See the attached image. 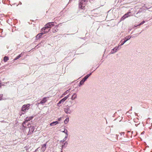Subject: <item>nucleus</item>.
Masks as SVG:
<instances>
[{"instance_id":"14","label":"nucleus","mask_w":152,"mask_h":152,"mask_svg":"<svg viewBox=\"0 0 152 152\" xmlns=\"http://www.w3.org/2000/svg\"><path fill=\"white\" fill-rule=\"evenodd\" d=\"M58 122L57 121L53 122L50 124V125L51 126H53L55 125H56L58 124Z\"/></svg>"},{"instance_id":"29","label":"nucleus","mask_w":152,"mask_h":152,"mask_svg":"<svg viewBox=\"0 0 152 152\" xmlns=\"http://www.w3.org/2000/svg\"><path fill=\"white\" fill-rule=\"evenodd\" d=\"M3 96V94H0V100H1Z\"/></svg>"},{"instance_id":"27","label":"nucleus","mask_w":152,"mask_h":152,"mask_svg":"<svg viewBox=\"0 0 152 152\" xmlns=\"http://www.w3.org/2000/svg\"><path fill=\"white\" fill-rule=\"evenodd\" d=\"M67 144H68L67 142H65V143H64V145H62V148L65 147V146L66 145H67Z\"/></svg>"},{"instance_id":"5","label":"nucleus","mask_w":152,"mask_h":152,"mask_svg":"<svg viewBox=\"0 0 152 152\" xmlns=\"http://www.w3.org/2000/svg\"><path fill=\"white\" fill-rule=\"evenodd\" d=\"M132 36H126L125 38V40L123 41L122 42V40H121V45H122L124 44Z\"/></svg>"},{"instance_id":"30","label":"nucleus","mask_w":152,"mask_h":152,"mask_svg":"<svg viewBox=\"0 0 152 152\" xmlns=\"http://www.w3.org/2000/svg\"><path fill=\"white\" fill-rule=\"evenodd\" d=\"M42 36L43 34H44V33H43V32L42 31V32L41 33H39Z\"/></svg>"},{"instance_id":"24","label":"nucleus","mask_w":152,"mask_h":152,"mask_svg":"<svg viewBox=\"0 0 152 152\" xmlns=\"http://www.w3.org/2000/svg\"><path fill=\"white\" fill-rule=\"evenodd\" d=\"M70 89H69L67 90L64 93L63 95H66L67 93H69V92Z\"/></svg>"},{"instance_id":"19","label":"nucleus","mask_w":152,"mask_h":152,"mask_svg":"<svg viewBox=\"0 0 152 152\" xmlns=\"http://www.w3.org/2000/svg\"><path fill=\"white\" fill-rule=\"evenodd\" d=\"M42 36L39 33L36 36V39L37 40V39H39V38H40Z\"/></svg>"},{"instance_id":"17","label":"nucleus","mask_w":152,"mask_h":152,"mask_svg":"<svg viewBox=\"0 0 152 152\" xmlns=\"http://www.w3.org/2000/svg\"><path fill=\"white\" fill-rule=\"evenodd\" d=\"M77 95L76 93H74L72 96L71 97V99L72 100H74L77 98Z\"/></svg>"},{"instance_id":"28","label":"nucleus","mask_w":152,"mask_h":152,"mask_svg":"<svg viewBox=\"0 0 152 152\" xmlns=\"http://www.w3.org/2000/svg\"><path fill=\"white\" fill-rule=\"evenodd\" d=\"M69 97V95H67L63 99H64L65 100H66Z\"/></svg>"},{"instance_id":"25","label":"nucleus","mask_w":152,"mask_h":152,"mask_svg":"<svg viewBox=\"0 0 152 152\" xmlns=\"http://www.w3.org/2000/svg\"><path fill=\"white\" fill-rule=\"evenodd\" d=\"M69 121V118H66L64 121V122L65 124H66L68 123Z\"/></svg>"},{"instance_id":"11","label":"nucleus","mask_w":152,"mask_h":152,"mask_svg":"<svg viewBox=\"0 0 152 152\" xmlns=\"http://www.w3.org/2000/svg\"><path fill=\"white\" fill-rule=\"evenodd\" d=\"M46 144H44L43 145H42V147L41 148V150L42 151H44L46 149Z\"/></svg>"},{"instance_id":"35","label":"nucleus","mask_w":152,"mask_h":152,"mask_svg":"<svg viewBox=\"0 0 152 152\" xmlns=\"http://www.w3.org/2000/svg\"><path fill=\"white\" fill-rule=\"evenodd\" d=\"M1 81H0V84H1Z\"/></svg>"},{"instance_id":"1","label":"nucleus","mask_w":152,"mask_h":152,"mask_svg":"<svg viewBox=\"0 0 152 152\" xmlns=\"http://www.w3.org/2000/svg\"><path fill=\"white\" fill-rule=\"evenodd\" d=\"M30 106L29 104H27L26 105H24L22 107L21 113L20 114V115H21L22 114H24L29 109Z\"/></svg>"},{"instance_id":"13","label":"nucleus","mask_w":152,"mask_h":152,"mask_svg":"<svg viewBox=\"0 0 152 152\" xmlns=\"http://www.w3.org/2000/svg\"><path fill=\"white\" fill-rule=\"evenodd\" d=\"M65 101V100H64V99H62L57 104V106H61V105H60V104L61 103L63 104Z\"/></svg>"},{"instance_id":"36","label":"nucleus","mask_w":152,"mask_h":152,"mask_svg":"<svg viewBox=\"0 0 152 152\" xmlns=\"http://www.w3.org/2000/svg\"><path fill=\"white\" fill-rule=\"evenodd\" d=\"M122 134V133H121V135Z\"/></svg>"},{"instance_id":"32","label":"nucleus","mask_w":152,"mask_h":152,"mask_svg":"<svg viewBox=\"0 0 152 152\" xmlns=\"http://www.w3.org/2000/svg\"><path fill=\"white\" fill-rule=\"evenodd\" d=\"M38 103L37 102V104L36 105H38L39 104H38V103Z\"/></svg>"},{"instance_id":"4","label":"nucleus","mask_w":152,"mask_h":152,"mask_svg":"<svg viewBox=\"0 0 152 152\" xmlns=\"http://www.w3.org/2000/svg\"><path fill=\"white\" fill-rule=\"evenodd\" d=\"M29 130L27 134L28 135L31 134L34 131V126H30L29 127Z\"/></svg>"},{"instance_id":"16","label":"nucleus","mask_w":152,"mask_h":152,"mask_svg":"<svg viewBox=\"0 0 152 152\" xmlns=\"http://www.w3.org/2000/svg\"><path fill=\"white\" fill-rule=\"evenodd\" d=\"M44 28V27L42 28L41 30V31H42L43 32V33H44V34L47 33H48L50 31V29H49L48 30V31H45V30L46 29V28Z\"/></svg>"},{"instance_id":"12","label":"nucleus","mask_w":152,"mask_h":152,"mask_svg":"<svg viewBox=\"0 0 152 152\" xmlns=\"http://www.w3.org/2000/svg\"><path fill=\"white\" fill-rule=\"evenodd\" d=\"M58 26H56L54 27V28L52 30V32L53 33H55L56 32H57L58 31Z\"/></svg>"},{"instance_id":"3","label":"nucleus","mask_w":152,"mask_h":152,"mask_svg":"<svg viewBox=\"0 0 152 152\" xmlns=\"http://www.w3.org/2000/svg\"><path fill=\"white\" fill-rule=\"evenodd\" d=\"M131 12H128L127 13L125 14L121 18L120 21H122L124 20L126 18H128L129 16H131Z\"/></svg>"},{"instance_id":"22","label":"nucleus","mask_w":152,"mask_h":152,"mask_svg":"<svg viewBox=\"0 0 152 152\" xmlns=\"http://www.w3.org/2000/svg\"><path fill=\"white\" fill-rule=\"evenodd\" d=\"M67 135H66V136H65L64 138L63 139V140L61 141V142H63L64 141H65L66 140L67 138Z\"/></svg>"},{"instance_id":"2","label":"nucleus","mask_w":152,"mask_h":152,"mask_svg":"<svg viewBox=\"0 0 152 152\" xmlns=\"http://www.w3.org/2000/svg\"><path fill=\"white\" fill-rule=\"evenodd\" d=\"M79 7L83 9L85 7L86 3V0H79Z\"/></svg>"},{"instance_id":"9","label":"nucleus","mask_w":152,"mask_h":152,"mask_svg":"<svg viewBox=\"0 0 152 152\" xmlns=\"http://www.w3.org/2000/svg\"><path fill=\"white\" fill-rule=\"evenodd\" d=\"M33 117H27L26 118L25 121L24 122V123L23 124V125L24 126V125L25 124H26V123H27L28 121H30V120H31L32 118Z\"/></svg>"},{"instance_id":"18","label":"nucleus","mask_w":152,"mask_h":152,"mask_svg":"<svg viewBox=\"0 0 152 152\" xmlns=\"http://www.w3.org/2000/svg\"><path fill=\"white\" fill-rule=\"evenodd\" d=\"M23 54H22V53H21L19 55H18V56H17L14 59V60H16L20 58V57H22L23 56Z\"/></svg>"},{"instance_id":"31","label":"nucleus","mask_w":152,"mask_h":152,"mask_svg":"<svg viewBox=\"0 0 152 152\" xmlns=\"http://www.w3.org/2000/svg\"><path fill=\"white\" fill-rule=\"evenodd\" d=\"M61 118H58V121H60L61 120Z\"/></svg>"},{"instance_id":"34","label":"nucleus","mask_w":152,"mask_h":152,"mask_svg":"<svg viewBox=\"0 0 152 152\" xmlns=\"http://www.w3.org/2000/svg\"><path fill=\"white\" fill-rule=\"evenodd\" d=\"M122 133L123 134H124V132H123V133Z\"/></svg>"},{"instance_id":"21","label":"nucleus","mask_w":152,"mask_h":152,"mask_svg":"<svg viewBox=\"0 0 152 152\" xmlns=\"http://www.w3.org/2000/svg\"><path fill=\"white\" fill-rule=\"evenodd\" d=\"M84 82L85 81L84 80H83V79L82 80H81V81L80 82L79 86H80L81 85H83Z\"/></svg>"},{"instance_id":"15","label":"nucleus","mask_w":152,"mask_h":152,"mask_svg":"<svg viewBox=\"0 0 152 152\" xmlns=\"http://www.w3.org/2000/svg\"><path fill=\"white\" fill-rule=\"evenodd\" d=\"M91 74V73H90L89 74H88L83 79V80L85 81L89 77V76Z\"/></svg>"},{"instance_id":"23","label":"nucleus","mask_w":152,"mask_h":152,"mask_svg":"<svg viewBox=\"0 0 152 152\" xmlns=\"http://www.w3.org/2000/svg\"><path fill=\"white\" fill-rule=\"evenodd\" d=\"M62 132L64 133L65 134H66V135H68V133H67V130H66V129H64V131H62Z\"/></svg>"},{"instance_id":"10","label":"nucleus","mask_w":152,"mask_h":152,"mask_svg":"<svg viewBox=\"0 0 152 152\" xmlns=\"http://www.w3.org/2000/svg\"><path fill=\"white\" fill-rule=\"evenodd\" d=\"M47 97L44 98L42 100H41L39 103H38V104H43L45 103L47 100Z\"/></svg>"},{"instance_id":"6","label":"nucleus","mask_w":152,"mask_h":152,"mask_svg":"<svg viewBox=\"0 0 152 152\" xmlns=\"http://www.w3.org/2000/svg\"><path fill=\"white\" fill-rule=\"evenodd\" d=\"M64 111L65 113L67 114H70L72 112V111L70 109L69 107H66V108L64 109Z\"/></svg>"},{"instance_id":"33","label":"nucleus","mask_w":152,"mask_h":152,"mask_svg":"<svg viewBox=\"0 0 152 152\" xmlns=\"http://www.w3.org/2000/svg\"><path fill=\"white\" fill-rule=\"evenodd\" d=\"M47 28H46V29L45 30V31H48V30H47Z\"/></svg>"},{"instance_id":"20","label":"nucleus","mask_w":152,"mask_h":152,"mask_svg":"<svg viewBox=\"0 0 152 152\" xmlns=\"http://www.w3.org/2000/svg\"><path fill=\"white\" fill-rule=\"evenodd\" d=\"M7 56H5L4 58V62H6L9 60Z\"/></svg>"},{"instance_id":"7","label":"nucleus","mask_w":152,"mask_h":152,"mask_svg":"<svg viewBox=\"0 0 152 152\" xmlns=\"http://www.w3.org/2000/svg\"><path fill=\"white\" fill-rule=\"evenodd\" d=\"M53 22H49L47 23L45 26V27L44 28H46L52 27V26H54V25L53 24Z\"/></svg>"},{"instance_id":"26","label":"nucleus","mask_w":152,"mask_h":152,"mask_svg":"<svg viewBox=\"0 0 152 152\" xmlns=\"http://www.w3.org/2000/svg\"><path fill=\"white\" fill-rule=\"evenodd\" d=\"M145 23V21H143L141 23L139 24L137 26H135V27H137V26H140L143 24Z\"/></svg>"},{"instance_id":"8","label":"nucleus","mask_w":152,"mask_h":152,"mask_svg":"<svg viewBox=\"0 0 152 152\" xmlns=\"http://www.w3.org/2000/svg\"><path fill=\"white\" fill-rule=\"evenodd\" d=\"M119 45L118 47H116L112 49L110 53L111 54H113L117 52V50L119 49Z\"/></svg>"},{"instance_id":"37","label":"nucleus","mask_w":152,"mask_h":152,"mask_svg":"<svg viewBox=\"0 0 152 152\" xmlns=\"http://www.w3.org/2000/svg\"><path fill=\"white\" fill-rule=\"evenodd\" d=\"M61 152H62V151H61Z\"/></svg>"}]
</instances>
